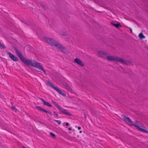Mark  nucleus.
Returning a JSON list of instances; mask_svg holds the SVG:
<instances>
[{
	"label": "nucleus",
	"mask_w": 148,
	"mask_h": 148,
	"mask_svg": "<svg viewBox=\"0 0 148 148\" xmlns=\"http://www.w3.org/2000/svg\"><path fill=\"white\" fill-rule=\"evenodd\" d=\"M53 112V113H54V116L55 117H58V114H56V112Z\"/></svg>",
	"instance_id": "20"
},
{
	"label": "nucleus",
	"mask_w": 148,
	"mask_h": 148,
	"mask_svg": "<svg viewBox=\"0 0 148 148\" xmlns=\"http://www.w3.org/2000/svg\"><path fill=\"white\" fill-rule=\"evenodd\" d=\"M75 62L77 63L79 65H80L81 66L83 67L84 66V64L83 62L80 60L78 58H76L74 60Z\"/></svg>",
	"instance_id": "8"
},
{
	"label": "nucleus",
	"mask_w": 148,
	"mask_h": 148,
	"mask_svg": "<svg viewBox=\"0 0 148 148\" xmlns=\"http://www.w3.org/2000/svg\"><path fill=\"white\" fill-rule=\"evenodd\" d=\"M129 29H130V31H131V33H132V29L131 28H130Z\"/></svg>",
	"instance_id": "22"
},
{
	"label": "nucleus",
	"mask_w": 148,
	"mask_h": 148,
	"mask_svg": "<svg viewBox=\"0 0 148 148\" xmlns=\"http://www.w3.org/2000/svg\"><path fill=\"white\" fill-rule=\"evenodd\" d=\"M111 24L116 27L118 28L119 26H121V25L119 23H117V24H115L113 23H111Z\"/></svg>",
	"instance_id": "12"
},
{
	"label": "nucleus",
	"mask_w": 148,
	"mask_h": 148,
	"mask_svg": "<svg viewBox=\"0 0 148 148\" xmlns=\"http://www.w3.org/2000/svg\"><path fill=\"white\" fill-rule=\"evenodd\" d=\"M0 48L1 49H5L6 47L4 45L0 42Z\"/></svg>",
	"instance_id": "14"
},
{
	"label": "nucleus",
	"mask_w": 148,
	"mask_h": 148,
	"mask_svg": "<svg viewBox=\"0 0 148 148\" xmlns=\"http://www.w3.org/2000/svg\"><path fill=\"white\" fill-rule=\"evenodd\" d=\"M50 134L53 137H56V135H55V134L52 132H50Z\"/></svg>",
	"instance_id": "19"
},
{
	"label": "nucleus",
	"mask_w": 148,
	"mask_h": 148,
	"mask_svg": "<svg viewBox=\"0 0 148 148\" xmlns=\"http://www.w3.org/2000/svg\"><path fill=\"white\" fill-rule=\"evenodd\" d=\"M36 108L38 109V110L42 111L45 113H47V110H45V109L42 108V107L40 106H37L36 107Z\"/></svg>",
	"instance_id": "11"
},
{
	"label": "nucleus",
	"mask_w": 148,
	"mask_h": 148,
	"mask_svg": "<svg viewBox=\"0 0 148 148\" xmlns=\"http://www.w3.org/2000/svg\"><path fill=\"white\" fill-rule=\"evenodd\" d=\"M79 132L81 133L82 132V131H80Z\"/></svg>",
	"instance_id": "26"
},
{
	"label": "nucleus",
	"mask_w": 148,
	"mask_h": 148,
	"mask_svg": "<svg viewBox=\"0 0 148 148\" xmlns=\"http://www.w3.org/2000/svg\"><path fill=\"white\" fill-rule=\"evenodd\" d=\"M138 37L141 39H143L145 38V36H144L143 34L141 33L139 34Z\"/></svg>",
	"instance_id": "13"
},
{
	"label": "nucleus",
	"mask_w": 148,
	"mask_h": 148,
	"mask_svg": "<svg viewBox=\"0 0 148 148\" xmlns=\"http://www.w3.org/2000/svg\"><path fill=\"white\" fill-rule=\"evenodd\" d=\"M40 99L42 101V102L44 103L45 105L49 107H51L52 106L49 103L45 101L42 99Z\"/></svg>",
	"instance_id": "10"
},
{
	"label": "nucleus",
	"mask_w": 148,
	"mask_h": 148,
	"mask_svg": "<svg viewBox=\"0 0 148 148\" xmlns=\"http://www.w3.org/2000/svg\"><path fill=\"white\" fill-rule=\"evenodd\" d=\"M68 129L70 130H72V129L71 127H69V128H68Z\"/></svg>",
	"instance_id": "23"
},
{
	"label": "nucleus",
	"mask_w": 148,
	"mask_h": 148,
	"mask_svg": "<svg viewBox=\"0 0 148 148\" xmlns=\"http://www.w3.org/2000/svg\"><path fill=\"white\" fill-rule=\"evenodd\" d=\"M47 113H49V114H50L51 115H52V114L51 113V111H47Z\"/></svg>",
	"instance_id": "21"
},
{
	"label": "nucleus",
	"mask_w": 148,
	"mask_h": 148,
	"mask_svg": "<svg viewBox=\"0 0 148 148\" xmlns=\"http://www.w3.org/2000/svg\"><path fill=\"white\" fill-rule=\"evenodd\" d=\"M58 125H60L61 123V121L60 120H55Z\"/></svg>",
	"instance_id": "18"
},
{
	"label": "nucleus",
	"mask_w": 148,
	"mask_h": 148,
	"mask_svg": "<svg viewBox=\"0 0 148 148\" xmlns=\"http://www.w3.org/2000/svg\"><path fill=\"white\" fill-rule=\"evenodd\" d=\"M105 59H106L108 61H113L116 62H120L121 63L127 65H128L130 63L129 61H126L123 59L118 56H109L108 53Z\"/></svg>",
	"instance_id": "4"
},
{
	"label": "nucleus",
	"mask_w": 148,
	"mask_h": 148,
	"mask_svg": "<svg viewBox=\"0 0 148 148\" xmlns=\"http://www.w3.org/2000/svg\"><path fill=\"white\" fill-rule=\"evenodd\" d=\"M47 82L50 86L54 89L59 94L64 96H66V94L65 93L63 92L60 89L57 87H55L53 84L51 83L49 80H47Z\"/></svg>",
	"instance_id": "5"
},
{
	"label": "nucleus",
	"mask_w": 148,
	"mask_h": 148,
	"mask_svg": "<svg viewBox=\"0 0 148 148\" xmlns=\"http://www.w3.org/2000/svg\"><path fill=\"white\" fill-rule=\"evenodd\" d=\"M12 110L15 112H16L17 111V110L15 106H13L12 107Z\"/></svg>",
	"instance_id": "17"
},
{
	"label": "nucleus",
	"mask_w": 148,
	"mask_h": 148,
	"mask_svg": "<svg viewBox=\"0 0 148 148\" xmlns=\"http://www.w3.org/2000/svg\"><path fill=\"white\" fill-rule=\"evenodd\" d=\"M52 102H53V103L54 104V105H55V106L57 107V108H58L59 109V108L60 107L58 105L57 103H56L55 102L53 101H52Z\"/></svg>",
	"instance_id": "15"
},
{
	"label": "nucleus",
	"mask_w": 148,
	"mask_h": 148,
	"mask_svg": "<svg viewBox=\"0 0 148 148\" xmlns=\"http://www.w3.org/2000/svg\"><path fill=\"white\" fill-rule=\"evenodd\" d=\"M78 129L79 130H80L81 129V127H78Z\"/></svg>",
	"instance_id": "25"
},
{
	"label": "nucleus",
	"mask_w": 148,
	"mask_h": 148,
	"mask_svg": "<svg viewBox=\"0 0 148 148\" xmlns=\"http://www.w3.org/2000/svg\"><path fill=\"white\" fill-rule=\"evenodd\" d=\"M69 125V123H66V126H67Z\"/></svg>",
	"instance_id": "24"
},
{
	"label": "nucleus",
	"mask_w": 148,
	"mask_h": 148,
	"mask_svg": "<svg viewBox=\"0 0 148 148\" xmlns=\"http://www.w3.org/2000/svg\"><path fill=\"white\" fill-rule=\"evenodd\" d=\"M24 23L25 24H26L27 25H28L27 24V23Z\"/></svg>",
	"instance_id": "27"
},
{
	"label": "nucleus",
	"mask_w": 148,
	"mask_h": 148,
	"mask_svg": "<svg viewBox=\"0 0 148 148\" xmlns=\"http://www.w3.org/2000/svg\"><path fill=\"white\" fill-rule=\"evenodd\" d=\"M66 88L70 91H71L72 90L71 88L68 85H66Z\"/></svg>",
	"instance_id": "16"
},
{
	"label": "nucleus",
	"mask_w": 148,
	"mask_h": 148,
	"mask_svg": "<svg viewBox=\"0 0 148 148\" xmlns=\"http://www.w3.org/2000/svg\"><path fill=\"white\" fill-rule=\"evenodd\" d=\"M121 117L123 118L124 121L127 123L131 124L132 125H134L136 127L138 130L144 133H148V131H147V128L145 127L139 125L140 127H142V128H141L139 126V125L138 124V121H136V122H133L129 117H126L124 115H122Z\"/></svg>",
	"instance_id": "2"
},
{
	"label": "nucleus",
	"mask_w": 148,
	"mask_h": 148,
	"mask_svg": "<svg viewBox=\"0 0 148 148\" xmlns=\"http://www.w3.org/2000/svg\"><path fill=\"white\" fill-rule=\"evenodd\" d=\"M59 109L61 110L63 114H65L67 115L71 116V114H70L68 111L65 109H64L61 107L59 108Z\"/></svg>",
	"instance_id": "9"
},
{
	"label": "nucleus",
	"mask_w": 148,
	"mask_h": 148,
	"mask_svg": "<svg viewBox=\"0 0 148 148\" xmlns=\"http://www.w3.org/2000/svg\"><path fill=\"white\" fill-rule=\"evenodd\" d=\"M43 39L46 42L51 46H55L63 52L65 53L66 52V50L65 48L63 47L61 45L53 39L45 36L43 38Z\"/></svg>",
	"instance_id": "3"
},
{
	"label": "nucleus",
	"mask_w": 148,
	"mask_h": 148,
	"mask_svg": "<svg viewBox=\"0 0 148 148\" xmlns=\"http://www.w3.org/2000/svg\"><path fill=\"white\" fill-rule=\"evenodd\" d=\"M15 51L17 55L19 58L25 64L27 65H30L37 68L39 70L43 71L44 72L45 74V71L43 69L42 67L40 65V63L34 60H26L23 56L18 51L17 49H15Z\"/></svg>",
	"instance_id": "1"
},
{
	"label": "nucleus",
	"mask_w": 148,
	"mask_h": 148,
	"mask_svg": "<svg viewBox=\"0 0 148 148\" xmlns=\"http://www.w3.org/2000/svg\"><path fill=\"white\" fill-rule=\"evenodd\" d=\"M107 53L100 51H98V55L99 56L103 57L105 59L106 57Z\"/></svg>",
	"instance_id": "7"
},
{
	"label": "nucleus",
	"mask_w": 148,
	"mask_h": 148,
	"mask_svg": "<svg viewBox=\"0 0 148 148\" xmlns=\"http://www.w3.org/2000/svg\"><path fill=\"white\" fill-rule=\"evenodd\" d=\"M7 53L10 58L12 60L14 61H18V59L16 56H15L10 52H7Z\"/></svg>",
	"instance_id": "6"
}]
</instances>
